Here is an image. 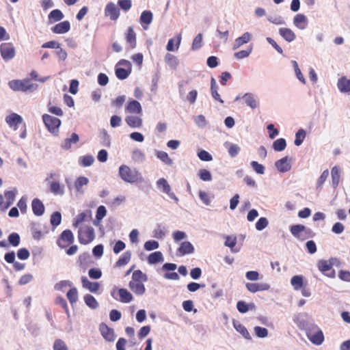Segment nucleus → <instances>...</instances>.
Here are the masks:
<instances>
[{
	"label": "nucleus",
	"mask_w": 350,
	"mask_h": 350,
	"mask_svg": "<svg viewBox=\"0 0 350 350\" xmlns=\"http://www.w3.org/2000/svg\"><path fill=\"white\" fill-rule=\"evenodd\" d=\"M148 280L147 275L141 270H136L133 272L132 279L129 282L130 289L137 295H142L146 292L144 282Z\"/></svg>",
	"instance_id": "obj_1"
},
{
	"label": "nucleus",
	"mask_w": 350,
	"mask_h": 350,
	"mask_svg": "<svg viewBox=\"0 0 350 350\" xmlns=\"http://www.w3.org/2000/svg\"><path fill=\"white\" fill-rule=\"evenodd\" d=\"M119 176L124 181L129 183L142 182L143 180L138 170L131 169L126 165H122L119 167Z\"/></svg>",
	"instance_id": "obj_2"
},
{
	"label": "nucleus",
	"mask_w": 350,
	"mask_h": 350,
	"mask_svg": "<svg viewBox=\"0 0 350 350\" xmlns=\"http://www.w3.org/2000/svg\"><path fill=\"white\" fill-rule=\"evenodd\" d=\"M8 84L9 87L14 91L32 92L38 88V85L32 83L29 79L12 80Z\"/></svg>",
	"instance_id": "obj_3"
},
{
	"label": "nucleus",
	"mask_w": 350,
	"mask_h": 350,
	"mask_svg": "<svg viewBox=\"0 0 350 350\" xmlns=\"http://www.w3.org/2000/svg\"><path fill=\"white\" fill-rule=\"evenodd\" d=\"M94 229L90 226H81L78 230V240L82 245H88L95 239Z\"/></svg>",
	"instance_id": "obj_4"
},
{
	"label": "nucleus",
	"mask_w": 350,
	"mask_h": 350,
	"mask_svg": "<svg viewBox=\"0 0 350 350\" xmlns=\"http://www.w3.org/2000/svg\"><path fill=\"white\" fill-rule=\"evenodd\" d=\"M42 120L49 131L53 134H57L59 132V128L61 125V120L59 118L49 114H44Z\"/></svg>",
	"instance_id": "obj_5"
},
{
	"label": "nucleus",
	"mask_w": 350,
	"mask_h": 350,
	"mask_svg": "<svg viewBox=\"0 0 350 350\" xmlns=\"http://www.w3.org/2000/svg\"><path fill=\"white\" fill-rule=\"evenodd\" d=\"M75 241V237L70 230H64L57 239L56 243L61 249H66L72 245Z\"/></svg>",
	"instance_id": "obj_6"
},
{
	"label": "nucleus",
	"mask_w": 350,
	"mask_h": 350,
	"mask_svg": "<svg viewBox=\"0 0 350 350\" xmlns=\"http://www.w3.org/2000/svg\"><path fill=\"white\" fill-rule=\"evenodd\" d=\"M306 335L310 341L316 345H321L324 340L323 333L317 326L308 329Z\"/></svg>",
	"instance_id": "obj_7"
},
{
	"label": "nucleus",
	"mask_w": 350,
	"mask_h": 350,
	"mask_svg": "<svg viewBox=\"0 0 350 350\" xmlns=\"http://www.w3.org/2000/svg\"><path fill=\"white\" fill-rule=\"evenodd\" d=\"M111 296L122 303H129L133 300V295L126 288H117L114 287L111 292Z\"/></svg>",
	"instance_id": "obj_8"
},
{
	"label": "nucleus",
	"mask_w": 350,
	"mask_h": 350,
	"mask_svg": "<svg viewBox=\"0 0 350 350\" xmlns=\"http://www.w3.org/2000/svg\"><path fill=\"white\" fill-rule=\"evenodd\" d=\"M0 53L3 59L8 62L13 59L16 55L15 48L11 42H3L0 45Z\"/></svg>",
	"instance_id": "obj_9"
},
{
	"label": "nucleus",
	"mask_w": 350,
	"mask_h": 350,
	"mask_svg": "<svg viewBox=\"0 0 350 350\" xmlns=\"http://www.w3.org/2000/svg\"><path fill=\"white\" fill-rule=\"evenodd\" d=\"M105 16L111 21H116L120 16V10L115 3L110 2L106 5Z\"/></svg>",
	"instance_id": "obj_10"
},
{
	"label": "nucleus",
	"mask_w": 350,
	"mask_h": 350,
	"mask_svg": "<svg viewBox=\"0 0 350 350\" xmlns=\"http://www.w3.org/2000/svg\"><path fill=\"white\" fill-rule=\"evenodd\" d=\"M318 268L321 272L329 278L335 276V271L332 269V264L327 260H319Z\"/></svg>",
	"instance_id": "obj_11"
},
{
	"label": "nucleus",
	"mask_w": 350,
	"mask_h": 350,
	"mask_svg": "<svg viewBox=\"0 0 350 350\" xmlns=\"http://www.w3.org/2000/svg\"><path fill=\"white\" fill-rule=\"evenodd\" d=\"M125 111L129 113L142 114V108L141 104L135 100H129L125 107Z\"/></svg>",
	"instance_id": "obj_12"
},
{
	"label": "nucleus",
	"mask_w": 350,
	"mask_h": 350,
	"mask_svg": "<svg viewBox=\"0 0 350 350\" xmlns=\"http://www.w3.org/2000/svg\"><path fill=\"white\" fill-rule=\"evenodd\" d=\"M100 331L102 336L106 340L109 342H113L115 340L116 336L113 329L109 327L106 324L103 323L100 325Z\"/></svg>",
	"instance_id": "obj_13"
},
{
	"label": "nucleus",
	"mask_w": 350,
	"mask_h": 350,
	"mask_svg": "<svg viewBox=\"0 0 350 350\" xmlns=\"http://www.w3.org/2000/svg\"><path fill=\"white\" fill-rule=\"evenodd\" d=\"M246 288L251 293L267 291L270 288V285L267 283H247Z\"/></svg>",
	"instance_id": "obj_14"
},
{
	"label": "nucleus",
	"mask_w": 350,
	"mask_h": 350,
	"mask_svg": "<svg viewBox=\"0 0 350 350\" xmlns=\"http://www.w3.org/2000/svg\"><path fill=\"white\" fill-rule=\"evenodd\" d=\"M70 29V23L68 21H64L56 24L51 28L54 33L63 34L67 33Z\"/></svg>",
	"instance_id": "obj_15"
},
{
	"label": "nucleus",
	"mask_w": 350,
	"mask_h": 350,
	"mask_svg": "<svg viewBox=\"0 0 350 350\" xmlns=\"http://www.w3.org/2000/svg\"><path fill=\"white\" fill-rule=\"evenodd\" d=\"M126 42L129 44V49H133L137 46L136 33L132 27H129L125 34Z\"/></svg>",
	"instance_id": "obj_16"
},
{
	"label": "nucleus",
	"mask_w": 350,
	"mask_h": 350,
	"mask_svg": "<svg viewBox=\"0 0 350 350\" xmlns=\"http://www.w3.org/2000/svg\"><path fill=\"white\" fill-rule=\"evenodd\" d=\"M32 211L34 215L41 216L44 213V206L42 202L38 198H34L31 202Z\"/></svg>",
	"instance_id": "obj_17"
},
{
	"label": "nucleus",
	"mask_w": 350,
	"mask_h": 350,
	"mask_svg": "<svg viewBox=\"0 0 350 350\" xmlns=\"http://www.w3.org/2000/svg\"><path fill=\"white\" fill-rule=\"evenodd\" d=\"M293 24L298 29H304L308 24L307 17L303 14H297L294 17Z\"/></svg>",
	"instance_id": "obj_18"
},
{
	"label": "nucleus",
	"mask_w": 350,
	"mask_h": 350,
	"mask_svg": "<svg viewBox=\"0 0 350 350\" xmlns=\"http://www.w3.org/2000/svg\"><path fill=\"white\" fill-rule=\"evenodd\" d=\"M275 165L278 170L280 172H288L291 168V165L288 162V157H284L277 161L275 163Z\"/></svg>",
	"instance_id": "obj_19"
},
{
	"label": "nucleus",
	"mask_w": 350,
	"mask_h": 350,
	"mask_svg": "<svg viewBox=\"0 0 350 350\" xmlns=\"http://www.w3.org/2000/svg\"><path fill=\"white\" fill-rule=\"evenodd\" d=\"M194 252L193 245L189 241H184L181 243L180 247L177 250V254L179 256H185L186 254H192Z\"/></svg>",
	"instance_id": "obj_20"
},
{
	"label": "nucleus",
	"mask_w": 350,
	"mask_h": 350,
	"mask_svg": "<svg viewBox=\"0 0 350 350\" xmlns=\"http://www.w3.org/2000/svg\"><path fill=\"white\" fill-rule=\"evenodd\" d=\"M92 219V213L90 210H87L83 213H79L73 222V226L77 228L82 222L85 221H90Z\"/></svg>",
	"instance_id": "obj_21"
},
{
	"label": "nucleus",
	"mask_w": 350,
	"mask_h": 350,
	"mask_svg": "<svg viewBox=\"0 0 350 350\" xmlns=\"http://www.w3.org/2000/svg\"><path fill=\"white\" fill-rule=\"evenodd\" d=\"M5 121L10 127L16 129L17 126L22 123L23 118L17 113H12L6 117Z\"/></svg>",
	"instance_id": "obj_22"
},
{
	"label": "nucleus",
	"mask_w": 350,
	"mask_h": 350,
	"mask_svg": "<svg viewBox=\"0 0 350 350\" xmlns=\"http://www.w3.org/2000/svg\"><path fill=\"white\" fill-rule=\"evenodd\" d=\"M50 191L55 196H63L64 193V185L59 181L53 180L49 183Z\"/></svg>",
	"instance_id": "obj_23"
},
{
	"label": "nucleus",
	"mask_w": 350,
	"mask_h": 350,
	"mask_svg": "<svg viewBox=\"0 0 350 350\" xmlns=\"http://www.w3.org/2000/svg\"><path fill=\"white\" fill-rule=\"evenodd\" d=\"M125 122L131 128H140L142 126V119L137 116H128L125 118Z\"/></svg>",
	"instance_id": "obj_24"
},
{
	"label": "nucleus",
	"mask_w": 350,
	"mask_h": 350,
	"mask_svg": "<svg viewBox=\"0 0 350 350\" xmlns=\"http://www.w3.org/2000/svg\"><path fill=\"white\" fill-rule=\"evenodd\" d=\"M81 282L83 287L88 289L92 293H96L100 288V285L98 282H90L86 277H82Z\"/></svg>",
	"instance_id": "obj_25"
},
{
	"label": "nucleus",
	"mask_w": 350,
	"mask_h": 350,
	"mask_svg": "<svg viewBox=\"0 0 350 350\" xmlns=\"http://www.w3.org/2000/svg\"><path fill=\"white\" fill-rule=\"evenodd\" d=\"M337 86L338 90L343 93H348L350 92V79L345 77L339 79Z\"/></svg>",
	"instance_id": "obj_26"
},
{
	"label": "nucleus",
	"mask_w": 350,
	"mask_h": 350,
	"mask_svg": "<svg viewBox=\"0 0 350 350\" xmlns=\"http://www.w3.org/2000/svg\"><path fill=\"white\" fill-rule=\"evenodd\" d=\"M332 185L334 188H336L340 182V170L338 166H334L331 170Z\"/></svg>",
	"instance_id": "obj_27"
},
{
	"label": "nucleus",
	"mask_w": 350,
	"mask_h": 350,
	"mask_svg": "<svg viewBox=\"0 0 350 350\" xmlns=\"http://www.w3.org/2000/svg\"><path fill=\"white\" fill-rule=\"evenodd\" d=\"M165 62L172 69L174 70H176L179 64L178 58L171 53H167L165 55Z\"/></svg>",
	"instance_id": "obj_28"
},
{
	"label": "nucleus",
	"mask_w": 350,
	"mask_h": 350,
	"mask_svg": "<svg viewBox=\"0 0 350 350\" xmlns=\"http://www.w3.org/2000/svg\"><path fill=\"white\" fill-rule=\"evenodd\" d=\"M64 17V16L62 11L58 9L52 10L48 16L49 21L50 23H53L59 21Z\"/></svg>",
	"instance_id": "obj_29"
},
{
	"label": "nucleus",
	"mask_w": 350,
	"mask_h": 350,
	"mask_svg": "<svg viewBox=\"0 0 350 350\" xmlns=\"http://www.w3.org/2000/svg\"><path fill=\"white\" fill-rule=\"evenodd\" d=\"M279 32L281 36H282L288 42H292L296 38L295 33L288 28H280L279 29Z\"/></svg>",
	"instance_id": "obj_30"
},
{
	"label": "nucleus",
	"mask_w": 350,
	"mask_h": 350,
	"mask_svg": "<svg viewBox=\"0 0 350 350\" xmlns=\"http://www.w3.org/2000/svg\"><path fill=\"white\" fill-rule=\"evenodd\" d=\"M131 255L132 254L131 251H126L116 261V267H120L129 263L131 260Z\"/></svg>",
	"instance_id": "obj_31"
},
{
	"label": "nucleus",
	"mask_w": 350,
	"mask_h": 350,
	"mask_svg": "<svg viewBox=\"0 0 350 350\" xmlns=\"http://www.w3.org/2000/svg\"><path fill=\"white\" fill-rule=\"evenodd\" d=\"M234 327L245 338L251 340V336L247 331V328L241 323L239 322H233Z\"/></svg>",
	"instance_id": "obj_32"
},
{
	"label": "nucleus",
	"mask_w": 350,
	"mask_h": 350,
	"mask_svg": "<svg viewBox=\"0 0 350 350\" xmlns=\"http://www.w3.org/2000/svg\"><path fill=\"white\" fill-rule=\"evenodd\" d=\"M251 39V34L249 32H245L241 37L235 40L234 49L240 47L243 44L247 43Z\"/></svg>",
	"instance_id": "obj_33"
},
{
	"label": "nucleus",
	"mask_w": 350,
	"mask_h": 350,
	"mask_svg": "<svg viewBox=\"0 0 350 350\" xmlns=\"http://www.w3.org/2000/svg\"><path fill=\"white\" fill-rule=\"evenodd\" d=\"M211 92L214 99L221 103H224V100L221 98L220 95L217 92V85L216 84L215 79L213 77L211 78Z\"/></svg>",
	"instance_id": "obj_34"
},
{
	"label": "nucleus",
	"mask_w": 350,
	"mask_h": 350,
	"mask_svg": "<svg viewBox=\"0 0 350 350\" xmlns=\"http://www.w3.org/2000/svg\"><path fill=\"white\" fill-rule=\"evenodd\" d=\"M243 99L246 105L250 107L252 109H254L257 108L258 103L252 94L246 93L243 96Z\"/></svg>",
	"instance_id": "obj_35"
},
{
	"label": "nucleus",
	"mask_w": 350,
	"mask_h": 350,
	"mask_svg": "<svg viewBox=\"0 0 350 350\" xmlns=\"http://www.w3.org/2000/svg\"><path fill=\"white\" fill-rule=\"evenodd\" d=\"M16 194V191H8L5 192V197L7 201L5 203V206H3V209L8 208L14 202L15 200V196Z\"/></svg>",
	"instance_id": "obj_36"
},
{
	"label": "nucleus",
	"mask_w": 350,
	"mask_h": 350,
	"mask_svg": "<svg viewBox=\"0 0 350 350\" xmlns=\"http://www.w3.org/2000/svg\"><path fill=\"white\" fill-rule=\"evenodd\" d=\"M157 185L159 187H162L163 191L167 193L170 197L173 198L172 196H174V194L171 193V187L165 178H160L157 181Z\"/></svg>",
	"instance_id": "obj_37"
},
{
	"label": "nucleus",
	"mask_w": 350,
	"mask_h": 350,
	"mask_svg": "<svg viewBox=\"0 0 350 350\" xmlns=\"http://www.w3.org/2000/svg\"><path fill=\"white\" fill-rule=\"evenodd\" d=\"M163 260V255L161 252H154L151 253L148 257L149 264H155Z\"/></svg>",
	"instance_id": "obj_38"
},
{
	"label": "nucleus",
	"mask_w": 350,
	"mask_h": 350,
	"mask_svg": "<svg viewBox=\"0 0 350 350\" xmlns=\"http://www.w3.org/2000/svg\"><path fill=\"white\" fill-rule=\"evenodd\" d=\"M85 304L92 309H96L98 307V303L94 296L87 294L84 296Z\"/></svg>",
	"instance_id": "obj_39"
},
{
	"label": "nucleus",
	"mask_w": 350,
	"mask_h": 350,
	"mask_svg": "<svg viewBox=\"0 0 350 350\" xmlns=\"http://www.w3.org/2000/svg\"><path fill=\"white\" fill-rule=\"evenodd\" d=\"M174 42H175V40L174 38L170 39L168 40V42L166 46V49L168 51H174L175 50H178V49L179 48V46L180 44V42H181L180 35H178L176 37V48H174Z\"/></svg>",
	"instance_id": "obj_40"
},
{
	"label": "nucleus",
	"mask_w": 350,
	"mask_h": 350,
	"mask_svg": "<svg viewBox=\"0 0 350 350\" xmlns=\"http://www.w3.org/2000/svg\"><path fill=\"white\" fill-rule=\"evenodd\" d=\"M153 18L152 13L150 11H144L140 16V22L142 24L150 25Z\"/></svg>",
	"instance_id": "obj_41"
},
{
	"label": "nucleus",
	"mask_w": 350,
	"mask_h": 350,
	"mask_svg": "<svg viewBox=\"0 0 350 350\" xmlns=\"http://www.w3.org/2000/svg\"><path fill=\"white\" fill-rule=\"evenodd\" d=\"M306 230V228L301 224L294 225L291 227V232L297 238L301 237V233Z\"/></svg>",
	"instance_id": "obj_42"
},
{
	"label": "nucleus",
	"mask_w": 350,
	"mask_h": 350,
	"mask_svg": "<svg viewBox=\"0 0 350 350\" xmlns=\"http://www.w3.org/2000/svg\"><path fill=\"white\" fill-rule=\"evenodd\" d=\"M66 297L70 304H75L78 300V291L75 287L71 288L67 293Z\"/></svg>",
	"instance_id": "obj_43"
},
{
	"label": "nucleus",
	"mask_w": 350,
	"mask_h": 350,
	"mask_svg": "<svg viewBox=\"0 0 350 350\" xmlns=\"http://www.w3.org/2000/svg\"><path fill=\"white\" fill-rule=\"evenodd\" d=\"M225 146L228 148V153L231 157H236L241 150L238 145L231 143H226Z\"/></svg>",
	"instance_id": "obj_44"
},
{
	"label": "nucleus",
	"mask_w": 350,
	"mask_h": 350,
	"mask_svg": "<svg viewBox=\"0 0 350 350\" xmlns=\"http://www.w3.org/2000/svg\"><path fill=\"white\" fill-rule=\"evenodd\" d=\"M286 147V142L284 138L276 139L273 143V148L274 150L280 152L284 150Z\"/></svg>",
	"instance_id": "obj_45"
},
{
	"label": "nucleus",
	"mask_w": 350,
	"mask_h": 350,
	"mask_svg": "<svg viewBox=\"0 0 350 350\" xmlns=\"http://www.w3.org/2000/svg\"><path fill=\"white\" fill-rule=\"evenodd\" d=\"M157 157L166 165H172L173 164L172 160L169 157L168 154L164 151H157Z\"/></svg>",
	"instance_id": "obj_46"
},
{
	"label": "nucleus",
	"mask_w": 350,
	"mask_h": 350,
	"mask_svg": "<svg viewBox=\"0 0 350 350\" xmlns=\"http://www.w3.org/2000/svg\"><path fill=\"white\" fill-rule=\"evenodd\" d=\"M291 283L295 290H299L303 286V277L295 275L291 278Z\"/></svg>",
	"instance_id": "obj_47"
},
{
	"label": "nucleus",
	"mask_w": 350,
	"mask_h": 350,
	"mask_svg": "<svg viewBox=\"0 0 350 350\" xmlns=\"http://www.w3.org/2000/svg\"><path fill=\"white\" fill-rule=\"evenodd\" d=\"M202 46V34L198 33L193 39L192 42L191 49L193 51H196L200 49Z\"/></svg>",
	"instance_id": "obj_48"
},
{
	"label": "nucleus",
	"mask_w": 350,
	"mask_h": 350,
	"mask_svg": "<svg viewBox=\"0 0 350 350\" xmlns=\"http://www.w3.org/2000/svg\"><path fill=\"white\" fill-rule=\"evenodd\" d=\"M51 224L53 227L59 226L62 221V215L59 212H55L51 216Z\"/></svg>",
	"instance_id": "obj_49"
},
{
	"label": "nucleus",
	"mask_w": 350,
	"mask_h": 350,
	"mask_svg": "<svg viewBox=\"0 0 350 350\" xmlns=\"http://www.w3.org/2000/svg\"><path fill=\"white\" fill-rule=\"evenodd\" d=\"M129 73H130V71L126 70L125 68H119L118 66L116 68V75L119 79H121V80L125 79L126 78L128 77V76L129 75Z\"/></svg>",
	"instance_id": "obj_50"
},
{
	"label": "nucleus",
	"mask_w": 350,
	"mask_h": 350,
	"mask_svg": "<svg viewBox=\"0 0 350 350\" xmlns=\"http://www.w3.org/2000/svg\"><path fill=\"white\" fill-rule=\"evenodd\" d=\"M306 137V132L304 129H299L296 135H295V144L296 146H300L301 143L303 142L304 138Z\"/></svg>",
	"instance_id": "obj_51"
},
{
	"label": "nucleus",
	"mask_w": 350,
	"mask_h": 350,
	"mask_svg": "<svg viewBox=\"0 0 350 350\" xmlns=\"http://www.w3.org/2000/svg\"><path fill=\"white\" fill-rule=\"evenodd\" d=\"M8 241L10 245L14 247H16L20 243V236L18 233L13 232L8 237Z\"/></svg>",
	"instance_id": "obj_52"
},
{
	"label": "nucleus",
	"mask_w": 350,
	"mask_h": 350,
	"mask_svg": "<svg viewBox=\"0 0 350 350\" xmlns=\"http://www.w3.org/2000/svg\"><path fill=\"white\" fill-rule=\"evenodd\" d=\"M200 178L203 181H210L212 179L211 172L206 169H201L198 172Z\"/></svg>",
	"instance_id": "obj_53"
},
{
	"label": "nucleus",
	"mask_w": 350,
	"mask_h": 350,
	"mask_svg": "<svg viewBox=\"0 0 350 350\" xmlns=\"http://www.w3.org/2000/svg\"><path fill=\"white\" fill-rule=\"evenodd\" d=\"M94 159L92 155H85L81 159L80 164L82 166L88 167L92 165Z\"/></svg>",
	"instance_id": "obj_54"
},
{
	"label": "nucleus",
	"mask_w": 350,
	"mask_h": 350,
	"mask_svg": "<svg viewBox=\"0 0 350 350\" xmlns=\"http://www.w3.org/2000/svg\"><path fill=\"white\" fill-rule=\"evenodd\" d=\"M144 249L147 251H151L159 248V244L157 241L150 240L144 243Z\"/></svg>",
	"instance_id": "obj_55"
},
{
	"label": "nucleus",
	"mask_w": 350,
	"mask_h": 350,
	"mask_svg": "<svg viewBox=\"0 0 350 350\" xmlns=\"http://www.w3.org/2000/svg\"><path fill=\"white\" fill-rule=\"evenodd\" d=\"M89 180L88 178L85 176L79 177L75 181V186L77 190H80L83 185H86L88 183Z\"/></svg>",
	"instance_id": "obj_56"
},
{
	"label": "nucleus",
	"mask_w": 350,
	"mask_h": 350,
	"mask_svg": "<svg viewBox=\"0 0 350 350\" xmlns=\"http://www.w3.org/2000/svg\"><path fill=\"white\" fill-rule=\"evenodd\" d=\"M53 350H68V349L62 340L56 339L53 344Z\"/></svg>",
	"instance_id": "obj_57"
},
{
	"label": "nucleus",
	"mask_w": 350,
	"mask_h": 350,
	"mask_svg": "<svg viewBox=\"0 0 350 350\" xmlns=\"http://www.w3.org/2000/svg\"><path fill=\"white\" fill-rule=\"evenodd\" d=\"M256 335L259 338H265L268 335V330L265 327L256 326L254 327Z\"/></svg>",
	"instance_id": "obj_58"
},
{
	"label": "nucleus",
	"mask_w": 350,
	"mask_h": 350,
	"mask_svg": "<svg viewBox=\"0 0 350 350\" xmlns=\"http://www.w3.org/2000/svg\"><path fill=\"white\" fill-rule=\"evenodd\" d=\"M55 303L57 305L61 306L64 308V311L68 314H69L68 307L66 301L65 300V299L64 297H62L61 296H59V297H56Z\"/></svg>",
	"instance_id": "obj_59"
},
{
	"label": "nucleus",
	"mask_w": 350,
	"mask_h": 350,
	"mask_svg": "<svg viewBox=\"0 0 350 350\" xmlns=\"http://www.w3.org/2000/svg\"><path fill=\"white\" fill-rule=\"evenodd\" d=\"M251 166L257 174H263L265 173V167L257 161H252Z\"/></svg>",
	"instance_id": "obj_60"
},
{
	"label": "nucleus",
	"mask_w": 350,
	"mask_h": 350,
	"mask_svg": "<svg viewBox=\"0 0 350 350\" xmlns=\"http://www.w3.org/2000/svg\"><path fill=\"white\" fill-rule=\"evenodd\" d=\"M107 210L105 207L103 205L98 207L96 211V218L98 221H100L103 219V218L106 215Z\"/></svg>",
	"instance_id": "obj_61"
},
{
	"label": "nucleus",
	"mask_w": 350,
	"mask_h": 350,
	"mask_svg": "<svg viewBox=\"0 0 350 350\" xmlns=\"http://www.w3.org/2000/svg\"><path fill=\"white\" fill-rule=\"evenodd\" d=\"M199 159L204 161H210L213 159L212 156L206 150H202L198 153Z\"/></svg>",
	"instance_id": "obj_62"
},
{
	"label": "nucleus",
	"mask_w": 350,
	"mask_h": 350,
	"mask_svg": "<svg viewBox=\"0 0 350 350\" xmlns=\"http://www.w3.org/2000/svg\"><path fill=\"white\" fill-rule=\"evenodd\" d=\"M268 225V221L265 217H260L256 224V228L260 231L265 228Z\"/></svg>",
	"instance_id": "obj_63"
},
{
	"label": "nucleus",
	"mask_w": 350,
	"mask_h": 350,
	"mask_svg": "<svg viewBox=\"0 0 350 350\" xmlns=\"http://www.w3.org/2000/svg\"><path fill=\"white\" fill-rule=\"evenodd\" d=\"M29 256V252L26 248H21L18 250L17 256L20 260H27Z\"/></svg>",
	"instance_id": "obj_64"
}]
</instances>
